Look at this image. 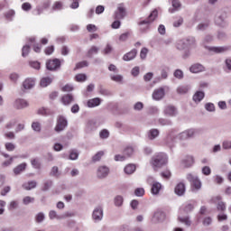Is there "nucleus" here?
I'll list each match as a JSON object with an SVG mask.
<instances>
[{"label":"nucleus","mask_w":231,"mask_h":231,"mask_svg":"<svg viewBox=\"0 0 231 231\" xmlns=\"http://www.w3.org/2000/svg\"><path fill=\"white\" fill-rule=\"evenodd\" d=\"M22 9L24 12H30V10H32V4L25 2L22 5Z\"/></svg>","instance_id":"0e129e2a"},{"label":"nucleus","mask_w":231,"mask_h":231,"mask_svg":"<svg viewBox=\"0 0 231 231\" xmlns=\"http://www.w3.org/2000/svg\"><path fill=\"white\" fill-rule=\"evenodd\" d=\"M174 192L177 196H183L185 194V184L183 182L177 184Z\"/></svg>","instance_id":"5701e85b"},{"label":"nucleus","mask_w":231,"mask_h":231,"mask_svg":"<svg viewBox=\"0 0 231 231\" xmlns=\"http://www.w3.org/2000/svg\"><path fill=\"white\" fill-rule=\"evenodd\" d=\"M225 65H226V69L228 71H231V59L230 58L226 59Z\"/></svg>","instance_id":"774afa93"},{"label":"nucleus","mask_w":231,"mask_h":231,"mask_svg":"<svg viewBox=\"0 0 231 231\" xmlns=\"http://www.w3.org/2000/svg\"><path fill=\"white\" fill-rule=\"evenodd\" d=\"M184 41H186L188 48H190V46H196V38L192 36H189Z\"/></svg>","instance_id":"a19ab883"},{"label":"nucleus","mask_w":231,"mask_h":231,"mask_svg":"<svg viewBox=\"0 0 231 231\" xmlns=\"http://www.w3.org/2000/svg\"><path fill=\"white\" fill-rule=\"evenodd\" d=\"M134 194L138 197V198H142V196H143V194H145V189H143V188H137L134 190Z\"/></svg>","instance_id":"052dcab7"},{"label":"nucleus","mask_w":231,"mask_h":231,"mask_svg":"<svg viewBox=\"0 0 231 231\" xmlns=\"http://www.w3.org/2000/svg\"><path fill=\"white\" fill-rule=\"evenodd\" d=\"M165 220V213H163L161 210H157L154 212L152 217V223L154 225L158 223H162V221Z\"/></svg>","instance_id":"f8f14e48"},{"label":"nucleus","mask_w":231,"mask_h":231,"mask_svg":"<svg viewBox=\"0 0 231 231\" xmlns=\"http://www.w3.org/2000/svg\"><path fill=\"white\" fill-rule=\"evenodd\" d=\"M181 24H183V17L179 16V17H177V20H175L173 22V26H174V28H180V26H181Z\"/></svg>","instance_id":"864d4df0"},{"label":"nucleus","mask_w":231,"mask_h":231,"mask_svg":"<svg viewBox=\"0 0 231 231\" xmlns=\"http://www.w3.org/2000/svg\"><path fill=\"white\" fill-rule=\"evenodd\" d=\"M186 178L191 185V192H198L199 190H201L202 183L197 175L189 173Z\"/></svg>","instance_id":"f03ea898"},{"label":"nucleus","mask_w":231,"mask_h":231,"mask_svg":"<svg viewBox=\"0 0 231 231\" xmlns=\"http://www.w3.org/2000/svg\"><path fill=\"white\" fill-rule=\"evenodd\" d=\"M203 98H205V92L203 91H197L193 95V100L196 102V104H199Z\"/></svg>","instance_id":"bb28decb"},{"label":"nucleus","mask_w":231,"mask_h":231,"mask_svg":"<svg viewBox=\"0 0 231 231\" xmlns=\"http://www.w3.org/2000/svg\"><path fill=\"white\" fill-rule=\"evenodd\" d=\"M69 160H78L79 159V152L75 150H72L69 156Z\"/></svg>","instance_id":"680f3d73"},{"label":"nucleus","mask_w":231,"mask_h":231,"mask_svg":"<svg viewBox=\"0 0 231 231\" xmlns=\"http://www.w3.org/2000/svg\"><path fill=\"white\" fill-rule=\"evenodd\" d=\"M51 82H53V79L50 77H45L42 79L40 85L42 86V88H48V86H50Z\"/></svg>","instance_id":"2f4dec72"},{"label":"nucleus","mask_w":231,"mask_h":231,"mask_svg":"<svg viewBox=\"0 0 231 231\" xmlns=\"http://www.w3.org/2000/svg\"><path fill=\"white\" fill-rule=\"evenodd\" d=\"M101 100L100 98L98 97H95V98H92V99H89L88 101V107H97V106H99L101 104Z\"/></svg>","instance_id":"c85d7f7f"},{"label":"nucleus","mask_w":231,"mask_h":231,"mask_svg":"<svg viewBox=\"0 0 231 231\" xmlns=\"http://www.w3.org/2000/svg\"><path fill=\"white\" fill-rule=\"evenodd\" d=\"M104 151L97 152L93 157H92V162L94 163H97V162H100L102 160V156H104Z\"/></svg>","instance_id":"37998d69"},{"label":"nucleus","mask_w":231,"mask_h":231,"mask_svg":"<svg viewBox=\"0 0 231 231\" xmlns=\"http://www.w3.org/2000/svg\"><path fill=\"white\" fill-rule=\"evenodd\" d=\"M14 158H17V156L10 157L8 160L2 162V167H10L12 163H14Z\"/></svg>","instance_id":"3c124183"},{"label":"nucleus","mask_w":231,"mask_h":231,"mask_svg":"<svg viewBox=\"0 0 231 231\" xmlns=\"http://www.w3.org/2000/svg\"><path fill=\"white\" fill-rule=\"evenodd\" d=\"M196 133H198V130H194V129L186 130L179 134V139L189 140V138H192V136H194Z\"/></svg>","instance_id":"ddd939ff"},{"label":"nucleus","mask_w":231,"mask_h":231,"mask_svg":"<svg viewBox=\"0 0 231 231\" xmlns=\"http://www.w3.org/2000/svg\"><path fill=\"white\" fill-rule=\"evenodd\" d=\"M88 66H89V63L88 61H86V60L80 61V62L76 64L75 69H80L82 68H88Z\"/></svg>","instance_id":"5fc2aeb1"},{"label":"nucleus","mask_w":231,"mask_h":231,"mask_svg":"<svg viewBox=\"0 0 231 231\" xmlns=\"http://www.w3.org/2000/svg\"><path fill=\"white\" fill-rule=\"evenodd\" d=\"M44 219H46V216L42 212H40L35 216L36 223H42Z\"/></svg>","instance_id":"09e8293b"},{"label":"nucleus","mask_w":231,"mask_h":231,"mask_svg":"<svg viewBox=\"0 0 231 231\" xmlns=\"http://www.w3.org/2000/svg\"><path fill=\"white\" fill-rule=\"evenodd\" d=\"M206 50L208 51H213L214 53H225V51H228V47H210L205 46Z\"/></svg>","instance_id":"6ab92c4d"},{"label":"nucleus","mask_w":231,"mask_h":231,"mask_svg":"<svg viewBox=\"0 0 231 231\" xmlns=\"http://www.w3.org/2000/svg\"><path fill=\"white\" fill-rule=\"evenodd\" d=\"M212 217H205L202 220L203 226H210L212 225Z\"/></svg>","instance_id":"a18cd8bd"},{"label":"nucleus","mask_w":231,"mask_h":231,"mask_svg":"<svg viewBox=\"0 0 231 231\" xmlns=\"http://www.w3.org/2000/svg\"><path fill=\"white\" fill-rule=\"evenodd\" d=\"M137 53H138V51L134 49V50H132L131 51H129L128 53H126L123 56V60H125L126 62H129V60H133L134 59L136 58Z\"/></svg>","instance_id":"4be33fe9"},{"label":"nucleus","mask_w":231,"mask_h":231,"mask_svg":"<svg viewBox=\"0 0 231 231\" xmlns=\"http://www.w3.org/2000/svg\"><path fill=\"white\" fill-rule=\"evenodd\" d=\"M162 190V183L155 181L152 184L151 192L153 196H158Z\"/></svg>","instance_id":"412c9836"},{"label":"nucleus","mask_w":231,"mask_h":231,"mask_svg":"<svg viewBox=\"0 0 231 231\" xmlns=\"http://www.w3.org/2000/svg\"><path fill=\"white\" fill-rule=\"evenodd\" d=\"M189 48L187 46V42L185 40H179L176 42V49L179 50V51H183V50H187Z\"/></svg>","instance_id":"cd10ccee"},{"label":"nucleus","mask_w":231,"mask_h":231,"mask_svg":"<svg viewBox=\"0 0 231 231\" xmlns=\"http://www.w3.org/2000/svg\"><path fill=\"white\" fill-rule=\"evenodd\" d=\"M46 68L49 69V71H56V69L60 68V60L54 59L47 60Z\"/></svg>","instance_id":"423d86ee"},{"label":"nucleus","mask_w":231,"mask_h":231,"mask_svg":"<svg viewBox=\"0 0 231 231\" xmlns=\"http://www.w3.org/2000/svg\"><path fill=\"white\" fill-rule=\"evenodd\" d=\"M93 131H97V124L95 122L90 121L88 123L86 127V133H93Z\"/></svg>","instance_id":"72a5a7b5"},{"label":"nucleus","mask_w":231,"mask_h":231,"mask_svg":"<svg viewBox=\"0 0 231 231\" xmlns=\"http://www.w3.org/2000/svg\"><path fill=\"white\" fill-rule=\"evenodd\" d=\"M75 98L71 94H68L62 97L61 102L64 106H69L71 102H74Z\"/></svg>","instance_id":"a878e982"},{"label":"nucleus","mask_w":231,"mask_h":231,"mask_svg":"<svg viewBox=\"0 0 231 231\" xmlns=\"http://www.w3.org/2000/svg\"><path fill=\"white\" fill-rule=\"evenodd\" d=\"M190 73H203L205 67L200 63H194L189 67Z\"/></svg>","instance_id":"f3484780"},{"label":"nucleus","mask_w":231,"mask_h":231,"mask_svg":"<svg viewBox=\"0 0 231 231\" xmlns=\"http://www.w3.org/2000/svg\"><path fill=\"white\" fill-rule=\"evenodd\" d=\"M49 218L53 220V219H64V217L59 216V214H57V211L55 210H51L49 212Z\"/></svg>","instance_id":"ea45409f"},{"label":"nucleus","mask_w":231,"mask_h":231,"mask_svg":"<svg viewBox=\"0 0 231 231\" xmlns=\"http://www.w3.org/2000/svg\"><path fill=\"white\" fill-rule=\"evenodd\" d=\"M163 113L165 116L174 117L178 115V110L172 106H165Z\"/></svg>","instance_id":"dca6fc26"},{"label":"nucleus","mask_w":231,"mask_h":231,"mask_svg":"<svg viewBox=\"0 0 231 231\" xmlns=\"http://www.w3.org/2000/svg\"><path fill=\"white\" fill-rule=\"evenodd\" d=\"M35 187H37V181L35 180H31L27 183H24L23 185V188L25 189V190H32V189H35Z\"/></svg>","instance_id":"473e14b6"},{"label":"nucleus","mask_w":231,"mask_h":231,"mask_svg":"<svg viewBox=\"0 0 231 231\" xmlns=\"http://www.w3.org/2000/svg\"><path fill=\"white\" fill-rule=\"evenodd\" d=\"M177 93L178 95H187L189 91H190V87L189 85H180L177 88Z\"/></svg>","instance_id":"393cba45"},{"label":"nucleus","mask_w":231,"mask_h":231,"mask_svg":"<svg viewBox=\"0 0 231 231\" xmlns=\"http://www.w3.org/2000/svg\"><path fill=\"white\" fill-rule=\"evenodd\" d=\"M66 127H68V119L62 116H59L56 122V126L54 127V131L56 133H62Z\"/></svg>","instance_id":"20e7f679"},{"label":"nucleus","mask_w":231,"mask_h":231,"mask_svg":"<svg viewBox=\"0 0 231 231\" xmlns=\"http://www.w3.org/2000/svg\"><path fill=\"white\" fill-rule=\"evenodd\" d=\"M92 219L95 223H98L104 219V208L100 206H97L94 208L92 212Z\"/></svg>","instance_id":"39448f33"},{"label":"nucleus","mask_w":231,"mask_h":231,"mask_svg":"<svg viewBox=\"0 0 231 231\" xmlns=\"http://www.w3.org/2000/svg\"><path fill=\"white\" fill-rule=\"evenodd\" d=\"M177 138L178 135H176V133H170L164 139L165 145H167V147H170V149H172V147H174V143H176Z\"/></svg>","instance_id":"0eeeda50"},{"label":"nucleus","mask_w":231,"mask_h":231,"mask_svg":"<svg viewBox=\"0 0 231 231\" xmlns=\"http://www.w3.org/2000/svg\"><path fill=\"white\" fill-rule=\"evenodd\" d=\"M211 201L217 203V210L218 212H225V210H226V203L221 201V196L213 197Z\"/></svg>","instance_id":"6e6552de"},{"label":"nucleus","mask_w":231,"mask_h":231,"mask_svg":"<svg viewBox=\"0 0 231 231\" xmlns=\"http://www.w3.org/2000/svg\"><path fill=\"white\" fill-rule=\"evenodd\" d=\"M208 22L200 23L198 24L197 30H199V32H204V30L208 28Z\"/></svg>","instance_id":"de8ad7c7"},{"label":"nucleus","mask_w":231,"mask_h":231,"mask_svg":"<svg viewBox=\"0 0 231 231\" xmlns=\"http://www.w3.org/2000/svg\"><path fill=\"white\" fill-rule=\"evenodd\" d=\"M5 148L9 152H14L15 151V144L14 143H5Z\"/></svg>","instance_id":"49530a36"},{"label":"nucleus","mask_w":231,"mask_h":231,"mask_svg":"<svg viewBox=\"0 0 231 231\" xmlns=\"http://www.w3.org/2000/svg\"><path fill=\"white\" fill-rule=\"evenodd\" d=\"M27 164L26 162L18 164L16 167L14 168L13 172L14 176H19L22 172H24L26 171Z\"/></svg>","instance_id":"aec40b11"},{"label":"nucleus","mask_w":231,"mask_h":231,"mask_svg":"<svg viewBox=\"0 0 231 231\" xmlns=\"http://www.w3.org/2000/svg\"><path fill=\"white\" fill-rule=\"evenodd\" d=\"M157 17L158 10L155 9L150 14L147 19L139 22V25L143 26V24H145L146 26H149L150 23H152V21H154V19H156Z\"/></svg>","instance_id":"9b49d317"},{"label":"nucleus","mask_w":231,"mask_h":231,"mask_svg":"<svg viewBox=\"0 0 231 231\" xmlns=\"http://www.w3.org/2000/svg\"><path fill=\"white\" fill-rule=\"evenodd\" d=\"M28 53H30V46L25 45L22 49V56L28 57Z\"/></svg>","instance_id":"e2e57ef3"},{"label":"nucleus","mask_w":231,"mask_h":231,"mask_svg":"<svg viewBox=\"0 0 231 231\" xmlns=\"http://www.w3.org/2000/svg\"><path fill=\"white\" fill-rule=\"evenodd\" d=\"M201 172L204 174V176H210V174H212V170L208 166H204Z\"/></svg>","instance_id":"13d9d810"},{"label":"nucleus","mask_w":231,"mask_h":231,"mask_svg":"<svg viewBox=\"0 0 231 231\" xmlns=\"http://www.w3.org/2000/svg\"><path fill=\"white\" fill-rule=\"evenodd\" d=\"M153 100H162V98L165 97V88H156L152 95Z\"/></svg>","instance_id":"4468645a"},{"label":"nucleus","mask_w":231,"mask_h":231,"mask_svg":"<svg viewBox=\"0 0 231 231\" xmlns=\"http://www.w3.org/2000/svg\"><path fill=\"white\" fill-rule=\"evenodd\" d=\"M98 51H100V48L97 47V46H92L88 51V57L89 59H91V57H93L94 55H97V53H98Z\"/></svg>","instance_id":"f704fd0d"},{"label":"nucleus","mask_w":231,"mask_h":231,"mask_svg":"<svg viewBox=\"0 0 231 231\" xmlns=\"http://www.w3.org/2000/svg\"><path fill=\"white\" fill-rule=\"evenodd\" d=\"M125 7H124V5L120 4L117 6V10L115 13V19L120 20V19H124V17H125Z\"/></svg>","instance_id":"2eb2a0df"},{"label":"nucleus","mask_w":231,"mask_h":231,"mask_svg":"<svg viewBox=\"0 0 231 231\" xmlns=\"http://www.w3.org/2000/svg\"><path fill=\"white\" fill-rule=\"evenodd\" d=\"M215 23L217 24V26H219L220 28H226V26H228V23H226V13H217L215 17Z\"/></svg>","instance_id":"7ed1b4c3"},{"label":"nucleus","mask_w":231,"mask_h":231,"mask_svg":"<svg viewBox=\"0 0 231 231\" xmlns=\"http://www.w3.org/2000/svg\"><path fill=\"white\" fill-rule=\"evenodd\" d=\"M109 130L103 129L99 132V138L101 140H107V138H109Z\"/></svg>","instance_id":"79ce46f5"},{"label":"nucleus","mask_w":231,"mask_h":231,"mask_svg":"<svg viewBox=\"0 0 231 231\" xmlns=\"http://www.w3.org/2000/svg\"><path fill=\"white\" fill-rule=\"evenodd\" d=\"M181 165L184 167H192L194 165V157L192 156H186L181 161Z\"/></svg>","instance_id":"b1692460"},{"label":"nucleus","mask_w":231,"mask_h":231,"mask_svg":"<svg viewBox=\"0 0 231 231\" xmlns=\"http://www.w3.org/2000/svg\"><path fill=\"white\" fill-rule=\"evenodd\" d=\"M206 111H208L209 113H214L216 111V106H214L213 103H207L205 105Z\"/></svg>","instance_id":"603ef678"},{"label":"nucleus","mask_w":231,"mask_h":231,"mask_svg":"<svg viewBox=\"0 0 231 231\" xmlns=\"http://www.w3.org/2000/svg\"><path fill=\"white\" fill-rule=\"evenodd\" d=\"M34 86H35V79L32 78H28L23 82V89L25 91L28 89H32Z\"/></svg>","instance_id":"a211bd4d"},{"label":"nucleus","mask_w":231,"mask_h":231,"mask_svg":"<svg viewBox=\"0 0 231 231\" xmlns=\"http://www.w3.org/2000/svg\"><path fill=\"white\" fill-rule=\"evenodd\" d=\"M32 129L35 132V133H41L42 126L41 125V123L39 121H34L32 124Z\"/></svg>","instance_id":"c9c22d12"},{"label":"nucleus","mask_w":231,"mask_h":231,"mask_svg":"<svg viewBox=\"0 0 231 231\" xmlns=\"http://www.w3.org/2000/svg\"><path fill=\"white\" fill-rule=\"evenodd\" d=\"M17 207H19V202L17 200H12L9 203V209L10 210H15V208H17Z\"/></svg>","instance_id":"bf43d9fd"},{"label":"nucleus","mask_w":231,"mask_h":231,"mask_svg":"<svg viewBox=\"0 0 231 231\" xmlns=\"http://www.w3.org/2000/svg\"><path fill=\"white\" fill-rule=\"evenodd\" d=\"M158 136H160V131L158 129H151L148 132L149 140H155V138H158Z\"/></svg>","instance_id":"7c9ffc66"},{"label":"nucleus","mask_w":231,"mask_h":231,"mask_svg":"<svg viewBox=\"0 0 231 231\" xmlns=\"http://www.w3.org/2000/svg\"><path fill=\"white\" fill-rule=\"evenodd\" d=\"M114 203L116 207H122L124 205V197L117 195L114 199Z\"/></svg>","instance_id":"4c0bfd02"},{"label":"nucleus","mask_w":231,"mask_h":231,"mask_svg":"<svg viewBox=\"0 0 231 231\" xmlns=\"http://www.w3.org/2000/svg\"><path fill=\"white\" fill-rule=\"evenodd\" d=\"M28 106H30V104L26 101V99H23V98H17L13 103V106L14 107V109H18V110L26 109Z\"/></svg>","instance_id":"9d476101"},{"label":"nucleus","mask_w":231,"mask_h":231,"mask_svg":"<svg viewBox=\"0 0 231 231\" xmlns=\"http://www.w3.org/2000/svg\"><path fill=\"white\" fill-rule=\"evenodd\" d=\"M134 111H142L143 109V103L142 102H137L134 106Z\"/></svg>","instance_id":"69168bd1"},{"label":"nucleus","mask_w":231,"mask_h":231,"mask_svg":"<svg viewBox=\"0 0 231 231\" xmlns=\"http://www.w3.org/2000/svg\"><path fill=\"white\" fill-rule=\"evenodd\" d=\"M50 7V3H44L42 6H38L36 8V14L37 15H41V14H42L44 12V10H46V8Z\"/></svg>","instance_id":"e433bc0d"},{"label":"nucleus","mask_w":231,"mask_h":231,"mask_svg":"<svg viewBox=\"0 0 231 231\" xmlns=\"http://www.w3.org/2000/svg\"><path fill=\"white\" fill-rule=\"evenodd\" d=\"M179 221H180V223H183L184 225H186V226H190V225H192V222L190 221L189 217H179Z\"/></svg>","instance_id":"8fccbe9b"},{"label":"nucleus","mask_w":231,"mask_h":231,"mask_svg":"<svg viewBox=\"0 0 231 231\" xmlns=\"http://www.w3.org/2000/svg\"><path fill=\"white\" fill-rule=\"evenodd\" d=\"M133 152H134V150L133 149V147H127L124 151V154L125 158H129V156H133Z\"/></svg>","instance_id":"4d7b16f0"},{"label":"nucleus","mask_w":231,"mask_h":231,"mask_svg":"<svg viewBox=\"0 0 231 231\" xmlns=\"http://www.w3.org/2000/svg\"><path fill=\"white\" fill-rule=\"evenodd\" d=\"M167 162H169V157H167V153L160 152L152 157V163L153 167L160 169V167H163V165H166Z\"/></svg>","instance_id":"f257e3e1"},{"label":"nucleus","mask_w":231,"mask_h":231,"mask_svg":"<svg viewBox=\"0 0 231 231\" xmlns=\"http://www.w3.org/2000/svg\"><path fill=\"white\" fill-rule=\"evenodd\" d=\"M110 79L113 82H116L117 84H122L124 82V76L120 74H110Z\"/></svg>","instance_id":"c756f323"},{"label":"nucleus","mask_w":231,"mask_h":231,"mask_svg":"<svg viewBox=\"0 0 231 231\" xmlns=\"http://www.w3.org/2000/svg\"><path fill=\"white\" fill-rule=\"evenodd\" d=\"M175 79H178L179 80L183 79V71L181 69H176L173 73Z\"/></svg>","instance_id":"6e6d98bb"},{"label":"nucleus","mask_w":231,"mask_h":231,"mask_svg":"<svg viewBox=\"0 0 231 231\" xmlns=\"http://www.w3.org/2000/svg\"><path fill=\"white\" fill-rule=\"evenodd\" d=\"M222 147H223V149H225V150L231 149V141H228V140L224 141V142L222 143Z\"/></svg>","instance_id":"338daca9"},{"label":"nucleus","mask_w":231,"mask_h":231,"mask_svg":"<svg viewBox=\"0 0 231 231\" xmlns=\"http://www.w3.org/2000/svg\"><path fill=\"white\" fill-rule=\"evenodd\" d=\"M136 171V166L134 164H128L125 167V174H133Z\"/></svg>","instance_id":"58836bf2"},{"label":"nucleus","mask_w":231,"mask_h":231,"mask_svg":"<svg viewBox=\"0 0 231 231\" xmlns=\"http://www.w3.org/2000/svg\"><path fill=\"white\" fill-rule=\"evenodd\" d=\"M87 79H88V76L84 73L77 74L75 76V80L77 82H86Z\"/></svg>","instance_id":"c03bdc74"},{"label":"nucleus","mask_w":231,"mask_h":231,"mask_svg":"<svg viewBox=\"0 0 231 231\" xmlns=\"http://www.w3.org/2000/svg\"><path fill=\"white\" fill-rule=\"evenodd\" d=\"M106 176H109V167L107 166H99L97 170V178L98 180H105Z\"/></svg>","instance_id":"1a4fd4ad"}]
</instances>
